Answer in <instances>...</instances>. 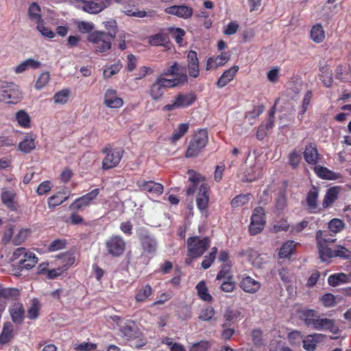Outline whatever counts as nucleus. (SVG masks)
Returning a JSON list of instances; mask_svg holds the SVG:
<instances>
[{"mask_svg": "<svg viewBox=\"0 0 351 351\" xmlns=\"http://www.w3.org/2000/svg\"><path fill=\"white\" fill-rule=\"evenodd\" d=\"M340 258L345 260L351 259V251L341 245H337L333 250L332 258Z\"/></svg>", "mask_w": 351, "mask_h": 351, "instance_id": "de8ad7c7", "label": "nucleus"}, {"mask_svg": "<svg viewBox=\"0 0 351 351\" xmlns=\"http://www.w3.org/2000/svg\"><path fill=\"white\" fill-rule=\"evenodd\" d=\"M235 288V282L232 281V276H228L221 285V289L227 293H230L234 291Z\"/></svg>", "mask_w": 351, "mask_h": 351, "instance_id": "0e129e2a", "label": "nucleus"}, {"mask_svg": "<svg viewBox=\"0 0 351 351\" xmlns=\"http://www.w3.org/2000/svg\"><path fill=\"white\" fill-rule=\"evenodd\" d=\"M196 289L200 299L206 302H210L212 300V296L208 293V288L204 281H200L196 285Z\"/></svg>", "mask_w": 351, "mask_h": 351, "instance_id": "49530a36", "label": "nucleus"}, {"mask_svg": "<svg viewBox=\"0 0 351 351\" xmlns=\"http://www.w3.org/2000/svg\"><path fill=\"white\" fill-rule=\"evenodd\" d=\"M300 319L309 328L316 330H328L337 335L339 327L333 319L322 317L320 313L314 309H303L300 311Z\"/></svg>", "mask_w": 351, "mask_h": 351, "instance_id": "f257e3e1", "label": "nucleus"}, {"mask_svg": "<svg viewBox=\"0 0 351 351\" xmlns=\"http://www.w3.org/2000/svg\"><path fill=\"white\" fill-rule=\"evenodd\" d=\"M341 191L340 186H335L329 188L324 196L322 202V206L324 208L330 207L333 203L337 199L338 195Z\"/></svg>", "mask_w": 351, "mask_h": 351, "instance_id": "a878e982", "label": "nucleus"}, {"mask_svg": "<svg viewBox=\"0 0 351 351\" xmlns=\"http://www.w3.org/2000/svg\"><path fill=\"white\" fill-rule=\"evenodd\" d=\"M196 100L193 93H178L171 104L163 106L162 110L170 112L177 108H184L191 106Z\"/></svg>", "mask_w": 351, "mask_h": 351, "instance_id": "1a4fd4ad", "label": "nucleus"}, {"mask_svg": "<svg viewBox=\"0 0 351 351\" xmlns=\"http://www.w3.org/2000/svg\"><path fill=\"white\" fill-rule=\"evenodd\" d=\"M40 66L41 64L39 61L32 58H28L16 66L14 71L16 73H21L27 70L29 68L38 69Z\"/></svg>", "mask_w": 351, "mask_h": 351, "instance_id": "c9c22d12", "label": "nucleus"}, {"mask_svg": "<svg viewBox=\"0 0 351 351\" xmlns=\"http://www.w3.org/2000/svg\"><path fill=\"white\" fill-rule=\"evenodd\" d=\"M209 186L207 184H202L199 188L197 195L196 197V204L197 208L202 210H206L208 206Z\"/></svg>", "mask_w": 351, "mask_h": 351, "instance_id": "6ab92c4d", "label": "nucleus"}, {"mask_svg": "<svg viewBox=\"0 0 351 351\" xmlns=\"http://www.w3.org/2000/svg\"><path fill=\"white\" fill-rule=\"evenodd\" d=\"M304 158L309 165H316L318 162L319 155L315 145L309 143L306 146L304 152Z\"/></svg>", "mask_w": 351, "mask_h": 351, "instance_id": "bb28decb", "label": "nucleus"}, {"mask_svg": "<svg viewBox=\"0 0 351 351\" xmlns=\"http://www.w3.org/2000/svg\"><path fill=\"white\" fill-rule=\"evenodd\" d=\"M99 193V189L92 190L89 193L75 199L69 206V209L75 211L83 210L85 208L91 204L92 202L96 199Z\"/></svg>", "mask_w": 351, "mask_h": 351, "instance_id": "f8f14e48", "label": "nucleus"}, {"mask_svg": "<svg viewBox=\"0 0 351 351\" xmlns=\"http://www.w3.org/2000/svg\"><path fill=\"white\" fill-rule=\"evenodd\" d=\"M165 12L183 19H189L193 15V9L186 5H174L167 8Z\"/></svg>", "mask_w": 351, "mask_h": 351, "instance_id": "dca6fc26", "label": "nucleus"}, {"mask_svg": "<svg viewBox=\"0 0 351 351\" xmlns=\"http://www.w3.org/2000/svg\"><path fill=\"white\" fill-rule=\"evenodd\" d=\"M186 74L180 75L179 77L167 79L163 77H158L152 84L149 94L153 100L157 101L162 98L165 88H173L178 85L184 84L187 82Z\"/></svg>", "mask_w": 351, "mask_h": 351, "instance_id": "f03ea898", "label": "nucleus"}, {"mask_svg": "<svg viewBox=\"0 0 351 351\" xmlns=\"http://www.w3.org/2000/svg\"><path fill=\"white\" fill-rule=\"evenodd\" d=\"M251 197V194H241L234 197L231 201L232 207L237 208L247 204Z\"/></svg>", "mask_w": 351, "mask_h": 351, "instance_id": "3c124183", "label": "nucleus"}, {"mask_svg": "<svg viewBox=\"0 0 351 351\" xmlns=\"http://www.w3.org/2000/svg\"><path fill=\"white\" fill-rule=\"evenodd\" d=\"M208 142V136L206 129L195 130L185 152L186 158L197 157L205 148Z\"/></svg>", "mask_w": 351, "mask_h": 351, "instance_id": "7ed1b4c3", "label": "nucleus"}, {"mask_svg": "<svg viewBox=\"0 0 351 351\" xmlns=\"http://www.w3.org/2000/svg\"><path fill=\"white\" fill-rule=\"evenodd\" d=\"M239 287L246 293H255L260 289L261 283L252 277L245 276L240 280Z\"/></svg>", "mask_w": 351, "mask_h": 351, "instance_id": "5701e85b", "label": "nucleus"}, {"mask_svg": "<svg viewBox=\"0 0 351 351\" xmlns=\"http://www.w3.org/2000/svg\"><path fill=\"white\" fill-rule=\"evenodd\" d=\"M215 314V311L213 307L206 306L202 309L198 318L202 321H209L211 319Z\"/></svg>", "mask_w": 351, "mask_h": 351, "instance_id": "13d9d810", "label": "nucleus"}, {"mask_svg": "<svg viewBox=\"0 0 351 351\" xmlns=\"http://www.w3.org/2000/svg\"><path fill=\"white\" fill-rule=\"evenodd\" d=\"M324 241V244H332L334 243L337 239L335 238L334 235L330 234L328 231H323L322 230H319L315 233V241L316 243H318L319 241Z\"/></svg>", "mask_w": 351, "mask_h": 351, "instance_id": "c03bdc74", "label": "nucleus"}, {"mask_svg": "<svg viewBox=\"0 0 351 351\" xmlns=\"http://www.w3.org/2000/svg\"><path fill=\"white\" fill-rule=\"evenodd\" d=\"M251 221H252L254 223L256 222V223H265V212L263 207L258 206L256 207L252 213V217H251Z\"/></svg>", "mask_w": 351, "mask_h": 351, "instance_id": "8fccbe9b", "label": "nucleus"}, {"mask_svg": "<svg viewBox=\"0 0 351 351\" xmlns=\"http://www.w3.org/2000/svg\"><path fill=\"white\" fill-rule=\"evenodd\" d=\"M211 240L210 237L200 238L198 236H193L186 241L187 250L193 257H201L210 247Z\"/></svg>", "mask_w": 351, "mask_h": 351, "instance_id": "6e6552de", "label": "nucleus"}, {"mask_svg": "<svg viewBox=\"0 0 351 351\" xmlns=\"http://www.w3.org/2000/svg\"><path fill=\"white\" fill-rule=\"evenodd\" d=\"M230 58V53L228 52H221L220 55L214 56L215 66L219 67L225 65Z\"/></svg>", "mask_w": 351, "mask_h": 351, "instance_id": "052dcab7", "label": "nucleus"}, {"mask_svg": "<svg viewBox=\"0 0 351 351\" xmlns=\"http://www.w3.org/2000/svg\"><path fill=\"white\" fill-rule=\"evenodd\" d=\"M315 171L318 177L322 179L335 180L340 178L339 173H337L327 167L322 166H315Z\"/></svg>", "mask_w": 351, "mask_h": 351, "instance_id": "72a5a7b5", "label": "nucleus"}, {"mask_svg": "<svg viewBox=\"0 0 351 351\" xmlns=\"http://www.w3.org/2000/svg\"><path fill=\"white\" fill-rule=\"evenodd\" d=\"M136 184L140 191H146L156 196L162 195L164 191L163 185L153 180L146 181L141 179L136 181Z\"/></svg>", "mask_w": 351, "mask_h": 351, "instance_id": "4468645a", "label": "nucleus"}, {"mask_svg": "<svg viewBox=\"0 0 351 351\" xmlns=\"http://www.w3.org/2000/svg\"><path fill=\"white\" fill-rule=\"evenodd\" d=\"M232 267V263H222L220 267V270L217 275L216 280H220L223 278H227L229 276L228 274L230 273Z\"/></svg>", "mask_w": 351, "mask_h": 351, "instance_id": "4d7b16f0", "label": "nucleus"}, {"mask_svg": "<svg viewBox=\"0 0 351 351\" xmlns=\"http://www.w3.org/2000/svg\"><path fill=\"white\" fill-rule=\"evenodd\" d=\"M49 79H50V75H49V72L42 73L39 75V77H38V79L36 82L35 88L37 90H41L49 82Z\"/></svg>", "mask_w": 351, "mask_h": 351, "instance_id": "bf43d9fd", "label": "nucleus"}, {"mask_svg": "<svg viewBox=\"0 0 351 351\" xmlns=\"http://www.w3.org/2000/svg\"><path fill=\"white\" fill-rule=\"evenodd\" d=\"M323 305L326 307L334 306L336 304L335 296L332 293H325L321 298Z\"/></svg>", "mask_w": 351, "mask_h": 351, "instance_id": "774afa93", "label": "nucleus"}, {"mask_svg": "<svg viewBox=\"0 0 351 351\" xmlns=\"http://www.w3.org/2000/svg\"><path fill=\"white\" fill-rule=\"evenodd\" d=\"M16 120L21 127L29 128L31 127V118L29 114L24 110H20L16 113Z\"/></svg>", "mask_w": 351, "mask_h": 351, "instance_id": "58836bf2", "label": "nucleus"}, {"mask_svg": "<svg viewBox=\"0 0 351 351\" xmlns=\"http://www.w3.org/2000/svg\"><path fill=\"white\" fill-rule=\"evenodd\" d=\"M104 104L110 108H119L123 105V100L118 97L117 91L108 88L104 93Z\"/></svg>", "mask_w": 351, "mask_h": 351, "instance_id": "f3484780", "label": "nucleus"}, {"mask_svg": "<svg viewBox=\"0 0 351 351\" xmlns=\"http://www.w3.org/2000/svg\"><path fill=\"white\" fill-rule=\"evenodd\" d=\"M310 37L313 42L317 44L322 43L324 40L325 31L320 23L315 24L311 27Z\"/></svg>", "mask_w": 351, "mask_h": 351, "instance_id": "473e14b6", "label": "nucleus"}, {"mask_svg": "<svg viewBox=\"0 0 351 351\" xmlns=\"http://www.w3.org/2000/svg\"><path fill=\"white\" fill-rule=\"evenodd\" d=\"M36 137L33 134H27L18 145V149L25 154H29L36 147Z\"/></svg>", "mask_w": 351, "mask_h": 351, "instance_id": "7c9ffc66", "label": "nucleus"}, {"mask_svg": "<svg viewBox=\"0 0 351 351\" xmlns=\"http://www.w3.org/2000/svg\"><path fill=\"white\" fill-rule=\"evenodd\" d=\"M101 152L106 155L101 164L103 170H108L117 167L124 154L122 148H112L109 144L106 145Z\"/></svg>", "mask_w": 351, "mask_h": 351, "instance_id": "0eeeda50", "label": "nucleus"}, {"mask_svg": "<svg viewBox=\"0 0 351 351\" xmlns=\"http://www.w3.org/2000/svg\"><path fill=\"white\" fill-rule=\"evenodd\" d=\"M114 38L110 34H106V32L95 31L89 34L88 40L93 44L96 52L104 53L111 49Z\"/></svg>", "mask_w": 351, "mask_h": 351, "instance_id": "423d86ee", "label": "nucleus"}, {"mask_svg": "<svg viewBox=\"0 0 351 351\" xmlns=\"http://www.w3.org/2000/svg\"><path fill=\"white\" fill-rule=\"evenodd\" d=\"M70 93V90L68 88H64L57 92L53 96L54 102L60 104H66L69 99Z\"/></svg>", "mask_w": 351, "mask_h": 351, "instance_id": "603ef678", "label": "nucleus"}, {"mask_svg": "<svg viewBox=\"0 0 351 351\" xmlns=\"http://www.w3.org/2000/svg\"><path fill=\"white\" fill-rule=\"evenodd\" d=\"M60 258L62 260L63 268L64 270L71 267L75 261V256L71 254H63Z\"/></svg>", "mask_w": 351, "mask_h": 351, "instance_id": "338daca9", "label": "nucleus"}, {"mask_svg": "<svg viewBox=\"0 0 351 351\" xmlns=\"http://www.w3.org/2000/svg\"><path fill=\"white\" fill-rule=\"evenodd\" d=\"M106 8V3L100 0H86L82 10L89 14H97Z\"/></svg>", "mask_w": 351, "mask_h": 351, "instance_id": "393cba45", "label": "nucleus"}, {"mask_svg": "<svg viewBox=\"0 0 351 351\" xmlns=\"http://www.w3.org/2000/svg\"><path fill=\"white\" fill-rule=\"evenodd\" d=\"M324 337L325 335L322 334L309 335L302 341L303 348L308 351H314L316 349L317 343L322 342Z\"/></svg>", "mask_w": 351, "mask_h": 351, "instance_id": "cd10ccee", "label": "nucleus"}, {"mask_svg": "<svg viewBox=\"0 0 351 351\" xmlns=\"http://www.w3.org/2000/svg\"><path fill=\"white\" fill-rule=\"evenodd\" d=\"M105 28L108 30L106 34H110L112 37L115 38L117 33V25L114 20L108 21L104 23Z\"/></svg>", "mask_w": 351, "mask_h": 351, "instance_id": "69168bd1", "label": "nucleus"}, {"mask_svg": "<svg viewBox=\"0 0 351 351\" xmlns=\"http://www.w3.org/2000/svg\"><path fill=\"white\" fill-rule=\"evenodd\" d=\"M53 184L50 180L42 182L37 187L36 193L38 195H44L48 193L52 189Z\"/></svg>", "mask_w": 351, "mask_h": 351, "instance_id": "680f3d73", "label": "nucleus"}, {"mask_svg": "<svg viewBox=\"0 0 351 351\" xmlns=\"http://www.w3.org/2000/svg\"><path fill=\"white\" fill-rule=\"evenodd\" d=\"M40 12V8L37 3L33 2L30 4L28 9V15L30 20L35 21L37 23H42L43 19Z\"/></svg>", "mask_w": 351, "mask_h": 351, "instance_id": "4c0bfd02", "label": "nucleus"}, {"mask_svg": "<svg viewBox=\"0 0 351 351\" xmlns=\"http://www.w3.org/2000/svg\"><path fill=\"white\" fill-rule=\"evenodd\" d=\"M71 195L70 191L62 189L47 199V204L49 208H54L66 202Z\"/></svg>", "mask_w": 351, "mask_h": 351, "instance_id": "4be33fe9", "label": "nucleus"}, {"mask_svg": "<svg viewBox=\"0 0 351 351\" xmlns=\"http://www.w3.org/2000/svg\"><path fill=\"white\" fill-rule=\"evenodd\" d=\"M121 68L122 64L120 61H118L117 62L111 64L110 66H109L104 70L103 74L104 78L111 77L112 75L118 73Z\"/></svg>", "mask_w": 351, "mask_h": 351, "instance_id": "864d4df0", "label": "nucleus"}, {"mask_svg": "<svg viewBox=\"0 0 351 351\" xmlns=\"http://www.w3.org/2000/svg\"><path fill=\"white\" fill-rule=\"evenodd\" d=\"M19 296V289L16 288H5L0 285V313L4 311L10 300H16Z\"/></svg>", "mask_w": 351, "mask_h": 351, "instance_id": "2eb2a0df", "label": "nucleus"}, {"mask_svg": "<svg viewBox=\"0 0 351 351\" xmlns=\"http://www.w3.org/2000/svg\"><path fill=\"white\" fill-rule=\"evenodd\" d=\"M319 258L322 262L329 261L332 258L333 250L329 247L330 244H324V241L316 243Z\"/></svg>", "mask_w": 351, "mask_h": 351, "instance_id": "c85d7f7f", "label": "nucleus"}, {"mask_svg": "<svg viewBox=\"0 0 351 351\" xmlns=\"http://www.w3.org/2000/svg\"><path fill=\"white\" fill-rule=\"evenodd\" d=\"M40 303L37 298H34L31 301L30 306L27 311V316L29 319L34 320L38 317L40 315Z\"/></svg>", "mask_w": 351, "mask_h": 351, "instance_id": "ea45409f", "label": "nucleus"}, {"mask_svg": "<svg viewBox=\"0 0 351 351\" xmlns=\"http://www.w3.org/2000/svg\"><path fill=\"white\" fill-rule=\"evenodd\" d=\"M350 280L349 276L344 273L334 274L328 278V282L332 287H337L342 283H348Z\"/></svg>", "mask_w": 351, "mask_h": 351, "instance_id": "e433bc0d", "label": "nucleus"}, {"mask_svg": "<svg viewBox=\"0 0 351 351\" xmlns=\"http://www.w3.org/2000/svg\"><path fill=\"white\" fill-rule=\"evenodd\" d=\"M301 160V151L294 150L289 155V164L293 169L298 167Z\"/></svg>", "mask_w": 351, "mask_h": 351, "instance_id": "6e6d98bb", "label": "nucleus"}, {"mask_svg": "<svg viewBox=\"0 0 351 351\" xmlns=\"http://www.w3.org/2000/svg\"><path fill=\"white\" fill-rule=\"evenodd\" d=\"M319 189L315 186H313L309 191L307 193L306 197V203L307 205V210L310 213H319L318 209V199Z\"/></svg>", "mask_w": 351, "mask_h": 351, "instance_id": "aec40b11", "label": "nucleus"}, {"mask_svg": "<svg viewBox=\"0 0 351 351\" xmlns=\"http://www.w3.org/2000/svg\"><path fill=\"white\" fill-rule=\"evenodd\" d=\"M312 97H313L312 91L311 90L306 91L303 97L300 110L298 112V118L300 121H302V119L304 118V115L307 110L308 106L310 104Z\"/></svg>", "mask_w": 351, "mask_h": 351, "instance_id": "09e8293b", "label": "nucleus"}, {"mask_svg": "<svg viewBox=\"0 0 351 351\" xmlns=\"http://www.w3.org/2000/svg\"><path fill=\"white\" fill-rule=\"evenodd\" d=\"M187 67L189 75L197 78L199 75V62L197 52L191 50L187 54Z\"/></svg>", "mask_w": 351, "mask_h": 351, "instance_id": "a211bd4d", "label": "nucleus"}, {"mask_svg": "<svg viewBox=\"0 0 351 351\" xmlns=\"http://www.w3.org/2000/svg\"><path fill=\"white\" fill-rule=\"evenodd\" d=\"M9 312L12 322L17 324L21 325L25 319V308L21 302H14L9 308Z\"/></svg>", "mask_w": 351, "mask_h": 351, "instance_id": "412c9836", "label": "nucleus"}, {"mask_svg": "<svg viewBox=\"0 0 351 351\" xmlns=\"http://www.w3.org/2000/svg\"><path fill=\"white\" fill-rule=\"evenodd\" d=\"M1 200L10 211L16 212L20 207L17 194L13 190L4 189L2 191Z\"/></svg>", "mask_w": 351, "mask_h": 351, "instance_id": "ddd939ff", "label": "nucleus"}, {"mask_svg": "<svg viewBox=\"0 0 351 351\" xmlns=\"http://www.w3.org/2000/svg\"><path fill=\"white\" fill-rule=\"evenodd\" d=\"M180 66L175 62L171 66L166 69L163 71L164 75H175V77H179L180 75L185 74L184 73H180Z\"/></svg>", "mask_w": 351, "mask_h": 351, "instance_id": "e2e57ef3", "label": "nucleus"}, {"mask_svg": "<svg viewBox=\"0 0 351 351\" xmlns=\"http://www.w3.org/2000/svg\"><path fill=\"white\" fill-rule=\"evenodd\" d=\"M105 245L108 254L113 257H119L125 250L126 243L121 236L112 234L106 239Z\"/></svg>", "mask_w": 351, "mask_h": 351, "instance_id": "9d476101", "label": "nucleus"}, {"mask_svg": "<svg viewBox=\"0 0 351 351\" xmlns=\"http://www.w3.org/2000/svg\"><path fill=\"white\" fill-rule=\"evenodd\" d=\"M189 129V124L187 123H183L178 125V128L173 132L171 136L170 137V141L172 143H175L178 140H180L182 137H183L185 134L188 132Z\"/></svg>", "mask_w": 351, "mask_h": 351, "instance_id": "79ce46f5", "label": "nucleus"}, {"mask_svg": "<svg viewBox=\"0 0 351 351\" xmlns=\"http://www.w3.org/2000/svg\"><path fill=\"white\" fill-rule=\"evenodd\" d=\"M169 42V37L162 33L156 34L148 37V43L152 46L165 45Z\"/></svg>", "mask_w": 351, "mask_h": 351, "instance_id": "37998d69", "label": "nucleus"}, {"mask_svg": "<svg viewBox=\"0 0 351 351\" xmlns=\"http://www.w3.org/2000/svg\"><path fill=\"white\" fill-rule=\"evenodd\" d=\"M295 243L293 241H287L280 247L278 256L280 258L289 257L294 253Z\"/></svg>", "mask_w": 351, "mask_h": 351, "instance_id": "a19ab883", "label": "nucleus"}, {"mask_svg": "<svg viewBox=\"0 0 351 351\" xmlns=\"http://www.w3.org/2000/svg\"><path fill=\"white\" fill-rule=\"evenodd\" d=\"M153 292L151 285L146 284L136 290L134 299L136 302H145L153 294Z\"/></svg>", "mask_w": 351, "mask_h": 351, "instance_id": "c756f323", "label": "nucleus"}, {"mask_svg": "<svg viewBox=\"0 0 351 351\" xmlns=\"http://www.w3.org/2000/svg\"><path fill=\"white\" fill-rule=\"evenodd\" d=\"M38 258L34 253L29 252L24 254L23 258H21L19 262V267L21 269H31L35 267L38 263Z\"/></svg>", "mask_w": 351, "mask_h": 351, "instance_id": "2f4dec72", "label": "nucleus"}, {"mask_svg": "<svg viewBox=\"0 0 351 351\" xmlns=\"http://www.w3.org/2000/svg\"><path fill=\"white\" fill-rule=\"evenodd\" d=\"M344 226V222L337 218L331 219L328 223V228L334 233L339 232L343 229Z\"/></svg>", "mask_w": 351, "mask_h": 351, "instance_id": "5fc2aeb1", "label": "nucleus"}, {"mask_svg": "<svg viewBox=\"0 0 351 351\" xmlns=\"http://www.w3.org/2000/svg\"><path fill=\"white\" fill-rule=\"evenodd\" d=\"M13 325L10 322H5L0 334V343L6 344L13 338Z\"/></svg>", "mask_w": 351, "mask_h": 351, "instance_id": "f704fd0d", "label": "nucleus"}, {"mask_svg": "<svg viewBox=\"0 0 351 351\" xmlns=\"http://www.w3.org/2000/svg\"><path fill=\"white\" fill-rule=\"evenodd\" d=\"M321 74L319 76L320 80L328 88L332 85L333 78L332 71L327 66L322 67L320 69Z\"/></svg>", "mask_w": 351, "mask_h": 351, "instance_id": "a18cd8bd", "label": "nucleus"}, {"mask_svg": "<svg viewBox=\"0 0 351 351\" xmlns=\"http://www.w3.org/2000/svg\"><path fill=\"white\" fill-rule=\"evenodd\" d=\"M22 93L18 86L12 82L0 80V101L16 104L22 99Z\"/></svg>", "mask_w": 351, "mask_h": 351, "instance_id": "20e7f679", "label": "nucleus"}, {"mask_svg": "<svg viewBox=\"0 0 351 351\" xmlns=\"http://www.w3.org/2000/svg\"><path fill=\"white\" fill-rule=\"evenodd\" d=\"M138 239L142 248L141 256L147 257L149 261L156 254L158 243L156 238L146 230L142 229L138 233Z\"/></svg>", "mask_w": 351, "mask_h": 351, "instance_id": "39448f33", "label": "nucleus"}, {"mask_svg": "<svg viewBox=\"0 0 351 351\" xmlns=\"http://www.w3.org/2000/svg\"><path fill=\"white\" fill-rule=\"evenodd\" d=\"M113 320L117 322L121 333L127 340L138 339L142 336L134 322L121 321L119 316H114Z\"/></svg>", "mask_w": 351, "mask_h": 351, "instance_id": "9b49d317", "label": "nucleus"}, {"mask_svg": "<svg viewBox=\"0 0 351 351\" xmlns=\"http://www.w3.org/2000/svg\"><path fill=\"white\" fill-rule=\"evenodd\" d=\"M239 70V66L234 65L226 70L216 82L218 88H221L232 81Z\"/></svg>", "mask_w": 351, "mask_h": 351, "instance_id": "b1692460", "label": "nucleus"}]
</instances>
